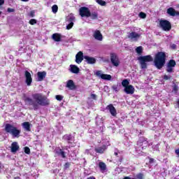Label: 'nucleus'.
I'll list each match as a JSON object with an SVG mask.
<instances>
[{
    "instance_id": "obj_1",
    "label": "nucleus",
    "mask_w": 179,
    "mask_h": 179,
    "mask_svg": "<svg viewBox=\"0 0 179 179\" xmlns=\"http://www.w3.org/2000/svg\"><path fill=\"white\" fill-rule=\"evenodd\" d=\"M31 97L27 96L26 94H23L22 100L27 106L29 107V110H34L37 111L41 107H47L50 106V99L47 98V96L43 95L41 93H34L31 94Z\"/></svg>"
},
{
    "instance_id": "obj_2",
    "label": "nucleus",
    "mask_w": 179,
    "mask_h": 179,
    "mask_svg": "<svg viewBox=\"0 0 179 179\" xmlns=\"http://www.w3.org/2000/svg\"><path fill=\"white\" fill-rule=\"evenodd\" d=\"M166 59H167L166 52H157L154 58V65L157 69H162L163 66L166 65Z\"/></svg>"
},
{
    "instance_id": "obj_3",
    "label": "nucleus",
    "mask_w": 179,
    "mask_h": 179,
    "mask_svg": "<svg viewBox=\"0 0 179 179\" xmlns=\"http://www.w3.org/2000/svg\"><path fill=\"white\" fill-rule=\"evenodd\" d=\"M4 130L7 134H10L13 138H19L20 136V129H18L13 124L9 123L6 124Z\"/></svg>"
},
{
    "instance_id": "obj_4",
    "label": "nucleus",
    "mask_w": 179,
    "mask_h": 179,
    "mask_svg": "<svg viewBox=\"0 0 179 179\" xmlns=\"http://www.w3.org/2000/svg\"><path fill=\"white\" fill-rule=\"evenodd\" d=\"M138 59L140 62L141 69H148V64L146 62H152L153 61V57L152 55L140 56Z\"/></svg>"
},
{
    "instance_id": "obj_5",
    "label": "nucleus",
    "mask_w": 179,
    "mask_h": 179,
    "mask_svg": "<svg viewBox=\"0 0 179 179\" xmlns=\"http://www.w3.org/2000/svg\"><path fill=\"white\" fill-rule=\"evenodd\" d=\"M176 65H177L176 60L170 59L166 64V72L168 73H173V72H174V68H176Z\"/></svg>"
},
{
    "instance_id": "obj_6",
    "label": "nucleus",
    "mask_w": 179,
    "mask_h": 179,
    "mask_svg": "<svg viewBox=\"0 0 179 179\" xmlns=\"http://www.w3.org/2000/svg\"><path fill=\"white\" fill-rule=\"evenodd\" d=\"M159 25L164 31H170L171 30V23L169 20H161L159 21Z\"/></svg>"
},
{
    "instance_id": "obj_7",
    "label": "nucleus",
    "mask_w": 179,
    "mask_h": 179,
    "mask_svg": "<svg viewBox=\"0 0 179 179\" xmlns=\"http://www.w3.org/2000/svg\"><path fill=\"white\" fill-rule=\"evenodd\" d=\"M79 15L81 17H90V9L87 7H80L79 8Z\"/></svg>"
},
{
    "instance_id": "obj_8",
    "label": "nucleus",
    "mask_w": 179,
    "mask_h": 179,
    "mask_svg": "<svg viewBox=\"0 0 179 179\" xmlns=\"http://www.w3.org/2000/svg\"><path fill=\"white\" fill-rule=\"evenodd\" d=\"M148 138H145L144 136L140 137L138 141H137L138 146H143L142 150L146 149L148 148Z\"/></svg>"
},
{
    "instance_id": "obj_9",
    "label": "nucleus",
    "mask_w": 179,
    "mask_h": 179,
    "mask_svg": "<svg viewBox=\"0 0 179 179\" xmlns=\"http://www.w3.org/2000/svg\"><path fill=\"white\" fill-rule=\"evenodd\" d=\"M110 62L113 64L114 66H119L120 65V59L115 53H110Z\"/></svg>"
},
{
    "instance_id": "obj_10",
    "label": "nucleus",
    "mask_w": 179,
    "mask_h": 179,
    "mask_svg": "<svg viewBox=\"0 0 179 179\" xmlns=\"http://www.w3.org/2000/svg\"><path fill=\"white\" fill-rule=\"evenodd\" d=\"M24 78H25V83L27 86H31V83H33V78H31V73L29 72V71H24Z\"/></svg>"
},
{
    "instance_id": "obj_11",
    "label": "nucleus",
    "mask_w": 179,
    "mask_h": 179,
    "mask_svg": "<svg viewBox=\"0 0 179 179\" xmlns=\"http://www.w3.org/2000/svg\"><path fill=\"white\" fill-rule=\"evenodd\" d=\"M96 76L103 79V80H111V75L109 74H101V71H98L96 73Z\"/></svg>"
},
{
    "instance_id": "obj_12",
    "label": "nucleus",
    "mask_w": 179,
    "mask_h": 179,
    "mask_svg": "<svg viewBox=\"0 0 179 179\" xmlns=\"http://www.w3.org/2000/svg\"><path fill=\"white\" fill-rule=\"evenodd\" d=\"M141 37V34L133 31L128 35V38L132 40V41H138V38Z\"/></svg>"
},
{
    "instance_id": "obj_13",
    "label": "nucleus",
    "mask_w": 179,
    "mask_h": 179,
    "mask_svg": "<svg viewBox=\"0 0 179 179\" xmlns=\"http://www.w3.org/2000/svg\"><path fill=\"white\" fill-rule=\"evenodd\" d=\"M83 58H85V57L83 56V52L82 51L78 52L76 55V64H82V62L83 61Z\"/></svg>"
},
{
    "instance_id": "obj_14",
    "label": "nucleus",
    "mask_w": 179,
    "mask_h": 179,
    "mask_svg": "<svg viewBox=\"0 0 179 179\" xmlns=\"http://www.w3.org/2000/svg\"><path fill=\"white\" fill-rule=\"evenodd\" d=\"M107 110H109L111 115L113 117H117V109H115V107L113 104H109L106 107Z\"/></svg>"
},
{
    "instance_id": "obj_15",
    "label": "nucleus",
    "mask_w": 179,
    "mask_h": 179,
    "mask_svg": "<svg viewBox=\"0 0 179 179\" xmlns=\"http://www.w3.org/2000/svg\"><path fill=\"white\" fill-rule=\"evenodd\" d=\"M166 13L169 16H179V11H176L174 8L170 7L166 10Z\"/></svg>"
},
{
    "instance_id": "obj_16",
    "label": "nucleus",
    "mask_w": 179,
    "mask_h": 179,
    "mask_svg": "<svg viewBox=\"0 0 179 179\" xmlns=\"http://www.w3.org/2000/svg\"><path fill=\"white\" fill-rule=\"evenodd\" d=\"M38 76V82H43L44 79H45V77L47 76V72L45 71H38L37 73Z\"/></svg>"
},
{
    "instance_id": "obj_17",
    "label": "nucleus",
    "mask_w": 179,
    "mask_h": 179,
    "mask_svg": "<svg viewBox=\"0 0 179 179\" xmlns=\"http://www.w3.org/2000/svg\"><path fill=\"white\" fill-rule=\"evenodd\" d=\"M69 71H70L71 73H76V74L79 73V72H80V69H79V67H78V66L75 64H71L70 69H69Z\"/></svg>"
},
{
    "instance_id": "obj_18",
    "label": "nucleus",
    "mask_w": 179,
    "mask_h": 179,
    "mask_svg": "<svg viewBox=\"0 0 179 179\" xmlns=\"http://www.w3.org/2000/svg\"><path fill=\"white\" fill-rule=\"evenodd\" d=\"M66 86L70 90H75L76 89V85H75V83L72 80H69L67 81V83H66Z\"/></svg>"
},
{
    "instance_id": "obj_19",
    "label": "nucleus",
    "mask_w": 179,
    "mask_h": 179,
    "mask_svg": "<svg viewBox=\"0 0 179 179\" xmlns=\"http://www.w3.org/2000/svg\"><path fill=\"white\" fill-rule=\"evenodd\" d=\"M124 92L127 94H134L135 93V88L133 85H128L124 88Z\"/></svg>"
},
{
    "instance_id": "obj_20",
    "label": "nucleus",
    "mask_w": 179,
    "mask_h": 179,
    "mask_svg": "<svg viewBox=\"0 0 179 179\" xmlns=\"http://www.w3.org/2000/svg\"><path fill=\"white\" fill-rule=\"evenodd\" d=\"M84 59H85L87 64L90 65H93V64H96V58L89 57V56H84Z\"/></svg>"
},
{
    "instance_id": "obj_21",
    "label": "nucleus",
    "mask_w": 179,
    "mask_h": 179,
    "mask_svg": "<svg viewBox=\"0 0 179 179\" xmlns=\"http://www.w3.org/2000/svg\"><path fill=\"white\" fill-rule=\"evenodd\" d=\"M63 139L66 141L69 144H72L74 138L72 136V134H65L63 136Z\"/></svg>"
},
{
    "instance_id": "obj_22",
    "label": "nucleus",
    "mask_w": 179,
    "mask_h": 179,
    "mask_svg": "<svg viewBox=\"0 0 179 179\" xmlns=\"http://www.w3.org/2000/svg\"><path fill=\"white\" fill-rule=\"evenodd\" d=\"M94 37L96 40H99V41H101L103 40V35L99 30L95 31L94 33Z\"/></svg>"
},
{
    "instance_id": "obj_23",
    "label": "nucleus",
    "mask_w": 179,
    "mask_h": 179,
    "mask_svg": "<svg viewBox=\"0 0 179 179\" xmlns=\"http://www.w3.org/2000/svg\"><path fill=\"white\" fill-rule=\"evenodd\" d=\"M22 127L24 128V129H25V131H27V132H30V131H31V124H30V122H23L22 124Z\"/></svg>"
},
{
    "instance_id": "obj_24",
    "label": "nucleus",
    "mask_w": 179,
    "mask_h": 179,
    "mask_svg": "<svg viewBox=\"0 0 179 179\" xmlns=\"http://www.w3.org/2000/svg\"><path fill=\"white\" fill-rule=\"evenodd\" d=\"M106 149H107V146H106V145H103L101 147H98L95 148V152L96 153H99L100 155H103V153H104V152L106 151Z\"/></svg>"
},
{
    "instance_id": "obj_25",
    "label": "nucleus",
    "mask_w": 179,
    "mask_h": 179,
    "mask_svg": "<svg viewBox=\"0 0 179 179\" xmlns=\"http://www.w3.org/2000/svg\"><path fill=\"white\" fill-rule=\"evenodd\" d=\"M17 150H19V145H17V142L12 143L11 144L12 153H16Z\"/></svg>"
},
{
    "instance_id": "obj_26",
    "label": "nucleus",
    "mask_w": 179,
    "mask_h": 179,
    "mask_svg": "<svg viewBox=\"0 0 179 179\" xmlns=\"http://www.w3.org/2000/svg\"><path fill=\"white\" fill-rule=\"evenodd\" d=\"M55 153L58 156H62V159L66 158V153L61 148H59V150H56Z\"/></svg>"
},
{
    "instance_id": "obj_27",
    "label": "nucleus",
    "mask_w": 179,
    "mask_h": 179,
    "mask_svg": "<svg viewBox=\"0 0 179 179\" xmlns=\"http://www.w3.org/2000/svg\"><path fill=\"white\" fill-rule=\"evenodd\" d=\"M52 38L54 41L59 43L62 40L61 34L55 33L52 35Z\"/></svg>"
},
{
    "instance_id": "obj_28",
    "label": "nucleus",
    "mask_w": 179,
    "mask_h": 179,
    "mask_svg": "<svg viewBox=\"0 0 179 179\" xmlns=\"http://www.w3.org/2000/svg\"><path fill=\"white\" fill-rule=\"evenodd\" d=\"M99 167L101 171H106V170H107V165H106V163L103 162L99 163Z\"/></svg>"
},
{
    "instance_id": "obj_29",
    "label": "nucleus",
    "mask_w": 179,
    "mask_h": 179,
    "mask_svg": "<svg viewBox=\"0 0 179 179\" xmlns=\"http://www.w3.org/2000/svg\"><path fill=\"white\" fill-rule=\"evenodd\" d=\"M90 17H91L92 20H96L99 19V14L96 12L90 13Z\"/></svg>"
},
{
    "instance_id": "obj_30",
    "label": "nucleus",
    "mask_w": 179,
    "mask_h": 179,
    "mask_svg": "<svg viewBox=\"0 0 179 179\" xmlns=\"http://www.w3.org/2000/svg\"><path fill=\"white\" fill-rule=\"evenodd\" d=\"M122 85L124 88L127 87L128 86H129V81H128L127 79L123 80L122 82Z\"/></svg>"
},
{
    "instance_id": "obj_31",
    "label": "nucleus",
    "mask_w": 179,
    "mask_h": 179,
    "mask_svg": "<svg viewBox=\"0 0 179 179\" xmlns=\"http://www.w3.org/2000/svg\"><path fill=\"white\" fill-rule=\"evenodd\" d=\"M142 51H143L142 46H138L136 48V52H137L138 55H141V54H142Z\"/></svg>"
},
{
    "instance_id": "obj_32",
    "label": "nucleus",
    "mask_w": 179,
    "mask_h": 179,
    "mask_svg": "<svg viewBox=\"0 0 179 179\" xmlns=\"http://www.w3.org/2000/svg\"><path fill=\"white\" fill-rule=\"evenodd\" d=\"M52 12L53 13H57V12H58V6H57V5H53L52 6Z\"/></svg>"
},
{
    "instance_id": "obj_33",
    "label": "nucleus",
    "mask_w": 179,
    "mask_h": 179,
    "mask_svg": "<svg viewBox=\"0 0 179 179\" xmlns=\"http://www.w3.org/2000/svg\"><path fill=\"white\" fill-rule=\"evenodd\" d=\"M173 78V77L171 76H168V75H166V74H165V75H164V76H163V79H164V80H170L171 79H172Z\"/></svg>"
},
{
    "instance_id": "obj_34",
    "label": "nucleus",
    "mask_w": 179,
    "mask_h": 179,
    "mask_svg": "<svg viewBox=\"0 0 179 179\" xmlns=\"http://www.w3.org/2000/svg\"><path fill=\"white\" fill-rule=\"evenodd\" d=\"M37 24V20L36 19H31L29 20V24H31V26H34V24Z\"/></svg>"
},
{
    "instance_id": "obj_35",
    "label": "nucleus",
    "mask_w": 179,
    "mask_h": 179,
    "mask_svg": "<svg viewBox=\"0 0 179 179\" xmlns=\"http://www.w3.org/2000/svg\"><path fill=\"white\" fill-rule=\"evenodd\" d=\"M139 17H141V19H146V13L141 12L139 13Z\"/></svg>"
},
{
    "instance_id": "obj_36",
    "label": "nucleus",
    "mask_w": 179,
    "mask_h": 179,
    "mask_svg": "<svg viewBox=\"0 0 179 179\" xmlns=\"http://www.w3.org/2000/svg\"><path fill=\"white\" fill-rule=\"evenodd\" d=\"M73 27V22H71L69 24L66 26V29L67 30H71Z\"/></svg>"
},
{
    "instance_id": "obj_37",
    "label": "nucleus",
    "mask_w": 179,
    "mask_h": 179,
    "mask_svg": "<svg viewBox=\"0 0 179 179\" xmlns=\"http://www.w3.org/2000/svg\"><path fill=\"white\" fill-rule=\"evenodd\" d=\"M24 152L26 155H30V148L29 147H24Z\"/></svg>"
},
{
    "instance_id": "obj_38",
    "label": "nucleus",
    "mask_w": 179,
    "mask_h": 179,
    "mask_svg": "<svg viewBox=\"0 0 179 179\" xmlns=\"http://www.w3.org/2000/svg\"><path fill=\"white\" fill-rule=\"evenodd\" d=\"M55 99L58 101H62V99H64V96H62V95H56Z\"/></svg>"
},
{
    "instance_id": "obj_39",
    "label": "nucleus",
    "mask_w": 179,
    "mask_h": 179,
    "mask_svg": "<svg viewBox=\"0 0 179 179\" xmlns=\"http://www.w3.org/2000/svg\"><path fill=\"white\" fill-rule=\"evenodd\" d=\"M69 167H71V163L66 162L64 165V169L67 170V169H69Z\"/></svg>"
},
{
    "instance_id": "obj_40",
    "label": "nucleus",
    "mask_w": 179,
    "mask_h": 179,
    "mask_svg": "<svg viewBox=\"0 0 179 179\" xmlns=\"http://www.w3.org/2000/svg\"><path fill=\"white\" fill-rule=\"evenodd\" d=\"M112 89L113 90H114V92H120V89H118V85H113L112 86Z\"/></svg>"
},
{
    "instance_id": "obj_41",
    "label": "nucleus",
    "mask_w": 179,
    "mask_h": 179,
    "mask_svg": "<svg viewBox=\"0 0 179 179\" xmlns=\"http://www.w3.org/2000/svg\"><path fill=\"white\" fill-rule=\"evenodd\" d=\"M98 3L101 5V6H106V5H107V3L103 0H101Z\"/></svg>"
},
{
    "instance_id": "obj_42",
    "label": "nucleus",
    "mask_w": 179,
    "mask_h": 179,
    "mask_svg": "<svg viewBox=\"0 0 179 179\" xmlns=\"http://www.w3.org/2000/svg\"><path fill=\"white\" fill-rule=\"evenodd\" d=\"M29 16L31 17H34V16H36V12L34 10H31L30 13H29Z\"/></svg>"
},
{
    "instance_id": "obj_43",
    "label": "nucleus",
    "mask_w": 179,
    "mask_h": 179,
    "mask_svg": "<svg viewBox=\"0 0 179 179\" xmlns=\"http://www.w3.org/2000/svg\"><path fill=\"white\" fill-rule=\"evenodd\" d=\"M75 20V16H73V15H70L69 17V22H73Z\"/></svg>"
},
{
    "instance_id": "obj_44",
    "label": "nucleus",
    "mask_w": 179,
    "mask_h": 179,
    "mask_svg": "<svg viewBox=\"0 0 179 179\" xmlns=\"http://www.w3.org/2000/svg\"><path fill=\"white\" fill-rule=\"evenodd\" d=\"M7 12H8V13H12L15 12V9L11 8H8Z\"/></svg>"
},
{
    "instance_id": "obj_45",
    "label": "nucleus",
    "mask_w": 179,
    "mask_h": 179,
    "mask_svg": "<svg viewBox=\"0 0 179 179\" xmlns=\"http://www.w3.org/2000/svg\"><path fill=\"white\" fill-rule=\"evenodd\" d=\"M138 179H143V173H138L137 176Z\"/></svg>"
},
{
    "instance_id": "obj_46",
    "label": "nucleus",
    "mask_w": 179,
    "mask_h": 179,
    "mask_svg": "<svg viewBox=\"0 0 179 179\" xmlns=\"http://www.w3.org/2000/svg\"><path fill=\"white\" fill-rule=\"evenodd\" d=\"M91 99H93V100H96L97 99V95H96L95 94H92Z\"/></svg>"
},
{
    "instance_id": "obj_47",
    "label": "nucleus",
    "mask_w": 179,
    "mask_h": 179,
    "mask_svg": "<svg viewBox=\"0 0 179 179\" xmlns=\"http://www.w3.org/2000/svg\"><path fill=\"white\" fill-rule=\"evenodd\" d=\"M173 92H178V86L177 85H174L173 86Z\"/></svg>"
},
{
    "instance_id": "obj_48",
    "label": "nucleus",
    "mask_w": 179,
    "mask_h": 179,
    "mask_svg": "<svg viewBox=\"0 0 179 179\" xmlns=\"http://www.w3.org/2000/svg\"><path fill=\"white\" fill-rule=\"evenodd\" d=\"M148 159H149V163H150V164H152V163H154V162H155V159L150 158V157H148Z\"/></svg>"
},
{
    "instance_id": "obj_49",
    "label": "nucleus",
    "mask_w": 179,
    "mask_h": 179,
    "mask_svg": "<svg viewBox=\"0 0 179 179\" xmlns=\"http://www.w3.org/2000/svg\"><path fill=\"white\" fill-rule=\"evenodd\" d=\"M171 47L172 50H176V48H177V45L173 43L171 45Z\"/></svg>"
},
{
    "instance_id": "obj_50",
    "label": "nucleus",
    "mask_w": 179,
    "mask_h": 179,
    "mask_svg": "<svg viewBox=\"0 0 179 179\" xmlns=\"http://www.w3.org/2000/svg\"><path fill=\"white\" fill-rule=\"evenodd\" d=\"M5 3V0H0V6H2Z\"/></svg>"
},
{
    "instance_id": "obj_51",
    "label": "nucleus",
    "mask_w": 179,
    "mask_h": 179,
    "mask_svg": "<svg viewBox=\"0 0 179 179\" xmlns=\"http://www.w3.org/2000/svg\"><path fill=\"white\" fill-rule=\"evenodd\" d=\"M122 160H124V157L122 156H120V157L119 159L120 163H122Z\"/></svg>"
},
{
    "instance_id": "obj_52",
    "label": "nucleus",
    "mask_w": 179,
    "mask_h": 179,
    "mask_svg": "<svg viewBox=\"0 0 179 179\" xmlns=\"http://www.w3.org/2000/svg\"><path fill=\"white\" fill-rule=\"evenodd\" d=\"M175 153H176V155L179 156V148L175 150Z\"/></svg>"
},
{
    "instance_id": "obj_53",
    "label": "nucleus",
    "mask_w": 179,
    "mask_h": 179,
    "mask_svg": "<svg viewBox=\"0 0 179 179\" xmlns=\"http://www.w3.org/2000/svg\"><path fill=\"white\" fill-rule=\"evenodd\" d=\"M87 179H96V177L90 176V177H88Z\"/></svg>"
},
{
    "instance_id": "obj_54",
    "label": "nucleus",
    "mask_w": 179,
    "mask_h": 179,
    "mask_svg": "<svg viewBox=\"0 0 179 179\" xmlns=\"http://www.w3.org/2000/svg\"><path fill=\"white\" fill-rule=\"evenodd\" d=\"M114 155H115V156H118V152H115Z\"/></svg>"
},
{
    "instance_id": "obj_55",
    "label": "nucleus",
    "mask_w": 179,
    "mask_h": 179,
    "mask_svg": "<svg viewBox=\"0 0 179 179\" xmlns=\"http://www.w3.org/2000/svg\"><path fill=\"white\" fill-rule=\"evenodd\" d=\"M14 178H15V179H20V177L16 176V177H15Z\"/></svg>"
},
{
    "instance_id": "obj_56",
    "label": "nucleus",
    "mask_w": 179,
    "mask_h": 179,
    "mask_svg": "<svg viewBox=\"0 0 179 179\" xmlns=\"http://www.w3.org/2000/svg\"><path fill=\"white\" fill-rule=\"evenodd\" d=\"M22 2H27L29 0H21Z\"/></svg>"
},
{
    "instance_id": "obj_57",
    "label": "nucleus",
    "mask_w": 179,
    "mask_h": 179,
    "mask_svg": "<svg viewBox=\"0 0 179 179\" xmlns=\"http://www.w3.org/2000/svg\"><path fill=\"white\" fill-rule=\"evenodd\" d=\"M101 0H96L97 3H99Z\"/></svg>"
},
{
    "instance_id": "obj_58",
    "label": "nucleus",
    "mask_w": 179,
    "mask_h": 179,
    "mask_svg": "<svg viewBox=\"0 0 179 179\" xmlns=\"http://www.w3.org/2000/svg\"><path fill=\"white\" fill-rule=\"evenodd\" d=\"M0 15H2V11H0Z\"/></svg>"
},
{
    "instance_id": "obj_59",
    "label": "nucleus",
    "mask_w": 179,
    "mask_h": 179,
    "mask_svg": "<svg viewBox=\"0 0 179 179\" xmlns=\"http://www.w3.org/2000/svg\"><path fill=\"white\" fill-rule=\"evenodd\" d=\"M0 169H1V162H0Z\"/></svg>"
}]
</instances>
